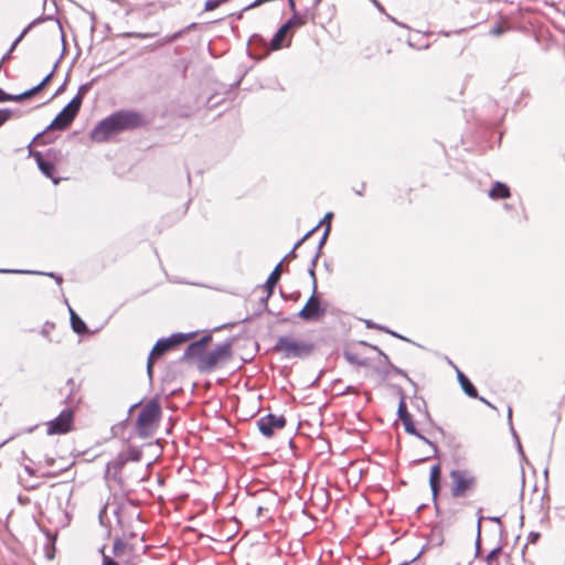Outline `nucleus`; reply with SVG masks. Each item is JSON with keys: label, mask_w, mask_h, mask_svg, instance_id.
Here are the masks:
<instances>
[{"label": "nucleus", "mask_w": 565, "mask_h": 565, "mask_svg": "<svg viewBox=\"0 0 565 565\" xmlns=\"http://www.w3.org/2000/svg\"><path fill=\"white\" fill-rule=\"evenodd\" d=\"M316 350V344L311 340L297 339L292 334H284L277 338L273 351L280 354L285 360H306L310 358Z\"/></svg>", "instance_id": "1"}, {"label": "nucleus", "mask_w": 565, "mask_h": 565, "mask_svg": "<svg viewBox=\"0 0 565 565\" xmlns=\"http://www.w3.org/2000/svg\"><path fill=\"white\" fill-rule=\"evenodd\" d=\"M162 408L156 398L148 401L141 408L137 420L136 431L141 438L152 437L159 427Z\"/></svg>", "instance_id": "2"}, {"label": "nucleus", "mask_w": 565, "mask_h": 565, "mask_svg": "<svg viewBox=\"0 0 565 565\" xmlns=\"http://www.w3.org/2000/svg\"><path fill=\"white\" fill-rule=\"evenodd\" d=\"M452 498H465L477 487V478L467 469H454L450 471Z\"/></svg>", "instance_id": "3"}, {"label": "nucleus", "mask_w": 565, "mask_h": 565, "mask_svg": "<svg viewBox=\"0 0 565 565\" xmlns=\"http://www.w3.org/2000/svg\"><path fill=\"white\" fill-rule=\"evenodd\" d=\"M232 356V344L228 341L223 343H218L215 345L213 350L210 352H205V355L202 356V365L200 369L202 371H211L213 370L220 362L228 360Z\"/></svg>", "instance_id": "4"}, {"label": "nucleus", "mask_w": 565, "mask_h": 565, "mask_svg": "<svg viewBox=\"0 0 565 565\" xmlns=\"http://www.w3.org/2000/svg\"><path fill=\"white\" fill-rule=\"evenodd\" d=\"M119 132L134 130L146 125L143 116L136 110H118L113 113Z\"/></svg>", "instance_id": "5"}, {"label": "nucleus", "mask_w": 565, "mask_h": 565, "mask_svg": "<svg viewBox=\"0 0 565 565\" xmlns=\"http://www.w3.org/2000/svg\"><path fill=\"white\" fill-rule=\"evenodd\" d=\"M74 413L72 408H64L55 418L47 422V435H63L72 430Z\"/></svg>", "instance_id": "6"}, {"label": "nucleus", "mask_w": 565, "mask_h": 565, "mask_svg": "<svg viewBox=\"0 0 565 565\" xmlns=\"http://www.w3.org/2000/svg\"><path fill=\"white\" fill-rule=\"evenodd\" d=\"M316 294L317 291L312 290L311 296L297 313V317L305 321H317L326 315L327 307L322 306L320 298Z\"/></svg>", "instance_id": "7"}, {"label": "nucleus", "mask_w": 565, "mask_h": 565, "mask_svg": "<svg viewBox=\"0 0 565 565\" xmlns=\"http://www.w3.org/2000/svg\"><path fill=\"white\" fill-rule=\"evenodd\" d=\"M192 337V333H173L168 338H160L153 345L150 354L156 359H160L166 352L186 342Z\"/></svg>", "instance_id": "8"}, {"label": "nucleus", "mask_w": 565, "mask_h": 565, "mask_svg": "<svg viewBox=\"0 0 565 565\" xmlns=\"http://www.w3.org/2000/svg\"><path fill=\"white\" fill-rule=\"evenodd\" d=\"M116 134H119V131L117 130L116 120L113 114H110L93 128L90 131V139L96 142H104Z\"/></svg>", "instance_id": "9"}, {"label": "nucleus", "mask_w": 565, "mask_h": 565, "mask_svg": "<svg viewBox=\"0 0 565 565\" xmlns=\"http://www.w3.org/2000/svg\"><path fill=\"white\" fill-rule=\"evenodd\" d=\"M286 426V418L282 415L267 414L257 420V427L260 434L267 438L271 437L276 429H282Z\"/></svg>", "instance_id": "10"}, {"label": "nucleus", "mask_w": 565, "mask_h": 565, "mask_svg": "<svg viewBox=\"0 0 565 565\" xmlns=\"http://www.w3.org/2000/svg\"><path fill=\"white\" fill-rule=\"evenodd\" d=\"M77 113L65 106L43 131L39 132L33 141L42 137L47 130H65L75 119Z\"/></svg>", "instance_id": "11"}, {"label": "nucleus", "mask_w": 565, "mask_h": 565, "mask_svg": "<svg viewBox=\"0 0 565 565\" xmlns=\"http://www.w3.org/2000/svg\"><path fill=\"white\" fill-rule=\"evenodd\" d=\"M211 335H205L198 341L190 343L181 358L183 361H190L195 358L200 359V365H202V356L205 355V347L211 341Z\"/></svg>", "instance_id": "12"}, {"label": "nucleus", "mask_w": 565, "mask_h": 565, "mask_svg": "<svg viewBox=\"0 0 565 565\" xmlns=\"http://www.w3.org/2000/svg\"><path fill=\"white\" fill-rule=\"evenodd\" d=\"M397 417L402 420L405 431L407 434H417V428L415 427L412 416L407 411L404 395H401L397 408Z\"/></svg>", "instance_id": "13"}, {"label": "nucleus", "mask_w": 565, "mask_h": 565, "mask_svg": "<svg viewBox=\"0 0 565 565\" xmlns=\"http://www.w3.org/2000/svg\"><path fill=\"white\" fill-rule=\"evenodd\" d=\"M315 19V14L306 9L302 12L294 11L291 18L287 20L285 23H290V29L299 28L308 23V21H312Z\"/></svg>", "instance_id": "14"}, {"label": "nucleus", "mask_w": 565, "mask_h": 565, "mask_svg": "<svg viewBox=\"0 0 565 565\" xmlns=\"http://www.w3.org/2000/svg\"><path fill=\"white\" fill-rule=\"evenodd\" d=\"M457 371V379L460 384L461 390L465 392V394L469 397H478V391L475 387V385L471 383V381L459 370Z\"/></svg>", "instance_id": "15"}, {"label": "nucleus", "mask_w": 565, "mask_h": 565, "mask_svg": "<svg viewBox=\"0 0 565 565\" xmlns=\"http://www.w3.org/2000/svg\"><path fill=\"white\" fill-rule=\"evenodd\" d=\"M282 260H280L268 276L264 284V288L268 290V295H273L275 286L278 284L281 276Z\"/></svg>", "instance_id": "16"}, {"label": "nucleus", "mask_w": 565, "mask_h": 565, "mask_svg": "<svg viewBox=\"0 0 565 565\" xmlns=\"http://www.w3.org/2000/svg\"><path fill=\"white\" fill-rule=\"evenodd\" d=\"M290 30V23H284L278 31L274 34L270 40V49L279 50L284 46V40L286 38L287 32Z\"/></svg>", "instance_id": "17"}, {"label": "nucleus", "mask_w": 565, "mask_h": 565, "mask_svg": "<svg viewBox=\"0 0 565 565\" xmlns=\"http://www.w3.org/2000/svg\"><path fill=\"white\" fill-rule=\"evenodd\" d=\"M127 461L124 459V457L119 454L115 459L109 461L106 467V473L113 472L114 479H117L120 482V479L117 477L121 469L124 468L125 463Z\"/></svg>", "instance_id": "18"}, {"label": "nucleus", "mask_w": 565, "mask_h": 565, "mask_svg": "<svg viewBox=\"0 0 565 565\" xmlns=\"http://www.w3.org/2000/svg\"><path fill=\"white\" fill-rule=\"evenodd\" d=\"M510 189L507 184L497 181L492 189L489 191L491 199H507L510 196Z\"/></svg>", "instance_id": "19"}, {"label": "nucleus", "mask_w": 565, "mask_h": 565, "mask_svg": "<svg viewBox=\"0 0 565 565\" xmlns=\"http://www.w3.org/2000/svg\"><path fill=\"white\" fill-rule=\"evenodd\" d=\"M70 315L71 327L73 331L77 334H85L88 331V329L83 319L79 316H77L72 308H70Z\"/></svg>", "instance_id": "20"}, {"label": "nucleus", "mask_w": 565, "mask_h": 565, "mask_svg": "<svg viewBox=\"0 0 565 565\" xmlns=\"http://www.w3.org/2000/svg\"><path fill=\"white\" fill-rule=\"evenodd\" d=\"M0 273L2 274H29V275H46L49 277H52L55 279V281L61 285L63 281V278L54 273H43V271H36V270H23V269H0Z\"/></svg>", "instance_id": "21"}, {"label": "nucleus", "mask_w": 565, "mask_h": 565, "mask_svg": "<svg viewBox=\"0 0 565 565\" xmlns=\"http://www.w3.org/2000/svg\"><path fill=\"white\" fill-rule=\"evenodd\" d=\"M38 168L46 178H50L55 184L58 183V179L54 178L55 166L53 162L44 160L43 162H40Z\"/></svg>", "instance_id": "22"}, {"label": "nucleus", "mask_w": 565, "mask_h": 565, "mask_svg": "<svg viewBox=\"0 0 565 565\" xmlns=\"http://www.w3.org/2000/svg\"><path fill=\"white\" fill-rule=\"evenodd\" d=\"M126 461H139L142 457V451L136 447H129L126 452H120Z\"/></svg>", "instance_id": "23"}, {"label": "nucleus", "mask_w": 565, "mask_h": 565, "mask_svg": "<svg viewBox=\"0 0 565 565\" xmlns=\"http://www.w3.org/2000/svg\"><path fill=\"white\" fill-rule=\"evenodd\" d=\"M372 349L377 351V353L384 359V361L390 364V366L392 367V370L394 371L395 374L402 375V376L406 377L407 380H409V377L407 376L405 371H403L402 369L390 363L388 356L380 348L372 345Z\"/></svg>", "instance_id": "24"}, {"label": "nucleus", "mask_w": 565, "mask_h": 565, "mask_svg": "<svg viewBox=\"0 0 565 565\" xmlns=\"http://www.w3.org/2000/svg\"><path fill=\"white\" fill-rule=\"evenodd\" d=\"M508 420H509V425H510V430H511L512 436H513V438H514V440L516 443L518 450H519L520 454H523L522 446H521V443H520V438H519V436H518V434H516V431H515V429L513 427V423H512V408L511 407L508 408Z\"/></svg>", "instance_id": "25"}, {"label": "nucleus", "mask_w": 565, "mask_h": 565, "mask_svg": "<svg viewBox=\"0 0 565 565\" xmlns=\"http://www.w3.org/2000/svg\"><path fill=\"white\" fill-rule=\"evenodd\" d=\"M508 420H509V425H510V430H511L512 436H513V438H514V440L516 443L518 450H519L520 454H523L522 446H521V443H520V438H519V436H518V434H516V431H515V429L513 427V423H512V408L511 407L508 408Z\"/></svg>", "instance_id": "26"}, {"label": "nucleus", "mask_w": 565, "mask_h": 565, "mask_svg": "<svg viewBox=\"0 0 565 565\" xmlns=\"http://www.w3.org/2000/svg\"><path fill=\"white\" fill-rule=\"evenodd\" d=\"M345 360L353 365L365 366L366 360L359 359V356L350 351L344 352Z\"/></svg>", "instance_id": "27"}, {"label": "nucleus", "mask_w": 565, "mask_h": 565, "mask_svg": "<svg viewBox=\"0 0 565 565\" xmlns=\"http://www.w3.org/2000/svg\"><path fill=\"white\" fill-rule=\"evenodd\" d=\"M39 20H34L31 22L26 28L23 29V31L20 33V35L13 41L9 49V53H12L17 45L22 41V39L26 35V33L31 30V28L38 22Z\"/></svg>", "instance_id": "28"}, {"label": "nucleus", "mask_w": 565, "mask_h": 565, "mask_svg": "<svg viewBox=\"0 0 565 565\" xmlns=\"http://www.w3.org/2000/svg\"><path fill=\"white\" fill-rule=\"evenodd\" d=\"M125 548H126V543L120 537H117L113 544L114 556L119 557L121 555V553L125 551Z\"/></svg>", "instance_id": "29"}, {"label": "nucleus", "mask_w": 565, "mask_h": 565, "mask_svg": "<svg viewBox=\"0 0 565 565\" xmlns=\"http://www.w3.org/2000/svg\"><path fill=\"white\" fill-rule=\"evenodd\" d=\"M183 35H184V31H182V29H181V30H179V31H177V32H174V33H172L170 35H167L164 39L160 40L158 42V44L159 45H166L168 43H172V42L177 41L178 39H180Z\"/></svg>", "instance_id": "30"}, {"label": "nucleus", "mask_w": 565, "mask_h": 565, "mask_svg": "<svg viewBox=\"0 0 565 565\" xmlns=\"http://www.w3.org/2000/svg\"><path fill=\"white\" fill-rule=\"evenodd\" d=\"M183 35H184V31H182V29H181V30H179V31H177V32H174V33H172L170 35H167L164 39L160 40L158 42V44L159 45H166L168 43H172V42L177 41L178 39H180Z\"/></svg>", "instance_id": "31"}, {"label": "nucleus", "mask_w": 565, "mask_h": 565, "mask_svg": "<svg viewBox=\"0 0 565 565\" xmlns=\"http://www.w3.org/2000/svg\"><path fill=\"white\" fill-rule=\"evenodd\" d=\"M440 482V465H434L430 468L429 483Z\"/></svg>", "instance_id": "32"}, {"label": "nucleus", "mask_w": 565, "mask_h": 565, "mask_svg": "<svg viewBox=\"0 0 565 565\" xmlns=\"http://www.w3.org/2000/svg\"><path fill=\"white\" fill-rule=\"evenodd\" d=\"M483 518L479 516L477 522V537H476V555H479L481 550V522Z\"/></svg>", "instance_id": "33"}, {"label": "nucleus", "mask_w": 565, "mask_h": 565, "mask_svg": "<svg viewBox=\"0 0 565 565\" xmlns=\"http://www.w3.org/2000/svg\"><path fill=\"white\" fill-rule=\"evenodd\" d=\"M82 103L83 98L81 96L75 95L66 106L71 108V110L78 114Z\"/></svg>", "instance_id": "34"}, {"label": "nucleus", "mask_w": 565, "mask_h": 565, "mask_svg": "<svg viewBox=\"0 0 565 565\" xmlns=\"http://www.w3.org/2000/svg\"><path fill=\"white\" fill-rule=\"evenodd\" d=\"M99 553L102 554L103 563L102 565H119L117 561H115L111 556L105 553V545L99 548Z\"/></svg>", "instance_id": "35"}, {"label": "nucleus", "mask_w": 565, "mask_h": 565, "mask_svg": "<svg viewBox=\"0 0 565 565\" xmlns=\"http://www.w3.org/2000/svg\"><path fill=\"white\" fill-rule=\"evenodd\" d=\"M153 35H154L153 33H142V32H127V33L124 34L125 38H128V39H140V40L150 39Z\"/></svg>", "instance_id": "36"}, {"label": "nucleus", "mask_w": 565, "mask_h": 565, "mask_svg": "<svg viewBox=\"0 0 565 565\" xmlns=\"http://www.w3.org/2000/svg\"><path fill=\"white\" fill-rule=\"evenodd\" d=\"M75 387H76L75 381L73 379H68L66 382V386H65V388L68 390V394L64 401L66 404L72 403V394L74 393Z\"/></svg>", "instance_id": "37"}, {"label": "nucleus", "mask_w": 565, "mask_h": 565, "mask_svg": "<svg viewBox=\"0 0 565 565\" xmlns=\"http://www.w3.org/2000/svg\"><path fill=\"white\" fill-rule=\"evenodd\" d=\"M107 507H108V504H105V505L100 509V511H99V513H98V520H99V523H100V525H103V526H105V527H108V526H109V522H108V521H106Z\"/></svg>", "instance_id": "38"}, {"label": "nucleus", "mask_w": 565, "mask_h": 565, "mask_svg": "<svg viewBox=\"0 0 565 565\" xmlns=\"http://www.w3.org/2000/svg\"><path fill=\"white\" fill-rule=\"evenodd\" d=\"M501 552V547H494L486 557V562L488 565H491L493 561H495Z\"/></svg>", "instance_id": "39"}, {"label": "nucleus", "mask_w": 565, "mask_h": 565, "mask_svg": "<svg viewBox=\"0 0 565 565\" xmlns=\"http://www.w3.org/2000/svg\"><path fill=\"white\" fill-rule=\"evenodd\" d=\"M413 436L417 437L418 439L423 440L425 444L429 445L433 450H434V454L436 455L437 451H438V448L436 446V444H434L431 440H429L428 438H426L424 435H422L418 430H417V434H412Z\"/></svg>", "instance_id": "40"}, {"label": "nucleus", "mask_w": 565, "mask_h": 565, "mask_svg": "<svg viewBox=\"0 0 565 565\" xmlns=\"http://www.w3.org/2000/svg\"><path fill=\"white\" fill-rule=\"evenodd\" d=\"M330 227H331V225H330V223H328V225H327V227H326V230H324V232L322 234V237L319 241L317 252L321 253V249H322L323 245L327 242V238H328V235H329V232H330Z\"/></svg>", "instance_id": "41"}, {"label": "nucleus", "mask_w": 565, "mask_h": 565, "mask_svg": "<svg viewBox=\"0 0 565 565\" xmlns=\"http://www.w3.org/2000/svg\"><path fill=\"white\" fill-rule=\"evenodd\" d=\"M220 0H206L204 4V11H212L221 6Z\"/></svg>", "instance_id": "42"}, {"label": "nucleus", "mask_w": 565, "mask_h": 565, "mask_svg": "<svg viewBox=\"0 0 565 565\" xmlns=\"http://www.w3.org/2000/svg\"><path fill=\"white\" fill-rule=\"evenodd\" d=\"M11 115L10 109H0V127L10 119Z\"/></svg>", "instance_id": "43"}, {"label": "nucleus", "mask_w": 565, "mask_h": 565, "mask_svg": "<svg viewBox=\"0 0 565 565\" xmlns=\"http://www.w3.org/2000/svg\"><path fill=\"white\" fill-rule=\"evenodd\" d=\"M56 66H57V62L55 63L54 68L39 83L40 87L44 88L50 83Z\"/></svg>", "instance_id": "44"}, {"label": "nucleus", "mask_w": 565, "mask_h": 565, "mask_svg": "<svg viewBox=\"0 0 565 565\" xmlns=\"http://www.w3.org/2000/svg\"><path fill=\"white\" fill-rule=\"evenodd\" d=\"M154 360H156V358L152 356L151 354H149L148 361H147V373H148L150 379H152V369H153V361Z\"/></svg>", "instance_id": "45"}, {"label": "nucleus", "mask_w": 565, "mask_h": 565, "mask_svg": "<svg viewBox=\"0 0 565 565\" xmlns=\"http://www.w3.org/2000/svg\"><path fill=\"white\" fill-rule=\"evenodd\" d=\"M30 156L34 158L38 166L45 160L40 151L30 150Z\"/></svg>", "instance_id": "46"}, {"label": "nucleus", "mask_w": 565, "mask_h": 565, "mask_svg": "<svg viewBox=\"0 0 565 565\" xmlns=\"http://www.w3.org/2000/svg\"><path fill=\"white\" fill-rule=\"evenodd\" d=\"M429 486H430V490L433 493V498H434V500H436V498L439 493V490H440V482L429 483Z\"/></svg>", "instance_id": "47"}, {"label": "nucleus", "mask_w": 565, "mask_h": 565, "mask_svg": "<svg viewBox=\"0 0 565 565\" xmlns=\"http://www.w3.org/2000/svg\"><path fill=\"white\" fill-rule=\"evenodd\" d=\"M308 274L312 279V290L317 291V278H316V269L309 268Z\"/></svg>", "instance_id": "48"}, {"label": "nucleus", "mask_w": 565, "mask_h": 565, "mask_svg": "<svg viewBox=\"0 0 565 565\" xmlns=\"http://www.w3.org/2000/svg\"><path fill=\"white\" fill-rule=\"evenodd\" d=\"M88 89H89V84H83L79 86L76 95L84 98V96L88 92Z\"/></svg>", "instance_id": "49"}, {"label": "nucleus", "mask_w": 565, "mask_h": 565, "mask_svg": "<svg viewBox=\"0 0 565 565\" xmlns=\"http://www.w3.org/2000/svg\"><path fill=\"white\" fill-rule=\"evenodd\" d=\"M382 331L386 332V333H390L391 335L395 337V338H398V339H402L404 341H408V339H406L405 337L398 334L397 332H394V331H391L388 330L387 328H381Z\"/></svg>", "instance_id": "50"}, {"label": "nucleus", "mask_w": 565, "mask_h": 565, "mask_svg": "<svg viewBox=\"0 0 565 565\" xmlns=\"http://www.w3.org/2000/svg\"><path fill=\"white\" fill-rule=\"evenodd\" d=\"M320 255H321V253H320V252H317V253L315 254V256H313V257H312V259H311V263H310V267H309V268H313V269H316V267H317V263H318V259H319Z\"/></svg>", "instance_id": "51"}, {"label": "nucleus", "mask_w": 565, "mask_h": 565, "mask_svg": "<svg viewBox=\"0 0 565 565\" xmlns=\"http://www.w3.org/2000/svg\"><path fill=\"white\" fill-rule=\"evenodd\" d=\"M365 326L369 329H379V330H381V328H383L382 326H379V324L374 323L371 320H365Z\"/></svg>", "instance_id": "52"}, {"label": "nucleus", "mask_w": 565, "mask_h": 565, "mask_svg": "<svg viewBox=\"0 0 565 565\" xmlns=\"http://www.w3.org/2000/svg\"><path fill=\"white\" fill-rule=\"evenodd\" d=\"M8 97H9V102H21V100H23L21 94H17V95L8 94Z\"/></svg>", "instance_id": "53"}, {"label": "nucleus", "mask_w": 565, "mask_h": 565, "mask_svg": "<svg viewBox=\"0 0 565 565\" xmlns=\"http://www.w3.org/2000/svg\"><path fill=\"white\" fill-rule=\"evenodd\" d=\"M422 553H423V552L420 551V552H419L416 556H414L411 561H405V562H403V563H402V564H399V565H411V564L415 563V562L420 557Z\"/></svg>", "instance_id": "54"}, {"label": "nucleus", "mask_w": 565, "mask_h": 565, "mask_svg": "<svg viewBox=\"0 0 565 565\" xmlns=\"http://www.w3.org/2000/svg\"><path fill=\"white\" fill-rule=\"evenodd\" d=\"M504 32L503 28L498 25L491 30V34L493 35H501Z\"/></svg>", "instance_id": "55"}, {"label": "nucleus", "mask_w": 565, "mask_h": 565, "mask_svg": "<svg viewBox=\"0 0 565 565\" xmlns=\"http://www.w3.org/2000/svg\"><path fill=\"white\" fill-rule=\"evenodd\" d=\"M42 89H43V88H42V87H40V84H38L36 86H34V87H32V88H30V89H28V90H29V93H30V95H31V97H32V96H34L35 94H38V93H39L40 90H42Z\"/></svg>", "instance_id": "56"}, {"label": "nucleus", "mask_w": 565, "mask_h": 565, "mask_svg": "<svg viewBox=\"0 0 565 565\" xmlns=\"http://www.w3.org/2000/svg\"><path fill=\"white\" fill-rule=\"evenodd\" d=\"M42 89H43V88H42V87H40V84H38L36 86H34V87H32V88H30V89H28V90H29V93H30V95H31V97H32V96H34L35 94H38V93H39L40 90H42Z\"/></svg>", "instance_id": "57"}, {"label": "nucleus", "mask_w": 565, "mask_h": 565, "mask_svg": "<svg viewBox=\"0 0 565 565\" xmlns=\"http://www.w3.org/2000/svg\"><path fill=\"white\" fill-rule=\"evenodd\" d=\"M196 26H198V23L193 22V23H190L189 25H186L185 28H183L182 31H184V34H186L191 30L196 29Z\"/></svg>", "instance_id": "58"}, {"label": "nucleus", "mask_w": 565, "mask_h": 565, "mask_svg": "<svg viewBox=\"0 0 565 565\" xmlns=\"http://www.w3.org/2000/svg\"><path fill=\"white\" fill-rule=\"evenodd\" d=\"M9 102L8 93L0 88V103Z\"/></svg>", "instance_id": "59"}, {"label": "nucleus", "mask_w": 565, "mask_h": 565, "mask_svg": "<svg viewBox=\"0 0 565 565\" xmlns=\"http://www.w3.org/2000/svg\"><path fill=\"white\" fill-rule=\"evenodd\" d=\"M23 468H24V471H25L29 476H31V477L35 476V470H34L31 466H29V465H24V467H23Z\"/></svg>", "instance_id": "60"}, {"label": "nucleus", "mask_w": 565, "mask_h": 565, "mask_svg": "<svg viewBox=\"0 0 565 565\" xmlns=\"http://www.w3.org/2000/svg\"><path fill=\"white\" fill-rule=\"evenodd\" d=\"M539 537H540V534L534 533V532L530 533V535H529V540L531 543H535Z\"/></svg>", "instance_id": "61"}, {"label": "nucleus", "mask_w": 565, "mask_h": 565, "mask_svg": "<svg viewBox=\"0 0 565 565\" xmlns=\"http://www.w3.org/2000/svg\"><path fill=\"white\" fill-rule=\"evenodd\" d=\"M270 296H271V295H268V290H266V296H265V297H263V298L260 299V302H262V305H263L264 307H267V305H268V299L270 298Z\"/></svg>", "instance_id": "62"}, {"label": "nucleus", "mask_w": 565, "mask_h": 565, "mask_svg": "<svg viewBox=\"0 0 565 565\" xmlns=\"http://www.w3.org/2000/svg\"><path fill=\"white\" fill-rule=\"evenodd\" d=\"M320 224H322V222H319V224H318L316 227H313L312 230H310L309 232H307V233L303 235V237H302V238H303L305 241H306L307 238H309V237L312 235V233L318 228V226H319Z\"/></svg>", "instance_id": "63"}, {"label": "nucleus", "mask_w": 565, "mask_h": 565, "mask_svg": "<svg viewBox=\"0 0 565 565\" xmlns=\"http://www.w3.org/2000/svg\"><path fill=\"white\" fill-rule=\"evenodd\" d=\"M381 12H384L383 6L377 0H370Z\"/></svg>", "instance_id": "64"}]
</instances>
